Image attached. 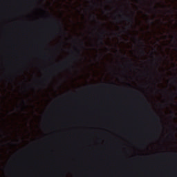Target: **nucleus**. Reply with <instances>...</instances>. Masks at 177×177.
<instances>
[{"mask_svg":"<svg viewBox=\"0 0 177 177\" xmlns=\"http://www.w3.org/2000/svg\"><path fill=\"white\" fill-rule=\"evenodd\" d=\"M136 41H138V42L142 46L140 53L141 55H142V56H144V55H145L146 53V52L145 51V49L143 48H145V44L140 39L136 38Z\"/></svg>","mask_w":177,"mask_h":177,"instance_id":"1","label":"nucleus"},{"mask_svg":"<svg viewBox=\"0 0 177 177\" xmlns=\"http://www.w3.org/2000/svg\"><path fill=\"white\" fill-rule=\"evenodd\" d=\"M126 20L127 21H129V23L130 24L131 27H132V26L133 24V17L127 16Z\"/></svg>","mask_w":177,"mask_h":177,"instance_id":"2","label":"nucleus"},{"mask_svg":"<svg viewBox=\"0 0 177 177\" xmlns=\"http://www.w3.org/2000/svg\"><path fill=\"white\" fill-rule=\"evenodd\" d=\"M57 24L59 26V27L58 28L59 30L61 32H63V29L62 28V23H60V21H58Z\"/></svg>","mask_w":177,"mask_h":177,"instance_id":"3","label":"nucleus"},{"mask_svg":"<svg viewBox=\"0 0 177 177\" xmlns=\"http://www.w3.org/2000/svg\"><path fill=\"white\" fill-rule=\"evenodd\" d=\"M100 42L101 45H104V42L103 41V37L100 38Z\"/></svg>","mask_w":177,"mask_h":177,"instance_id":"4","label":"nucleus"},{"mask_svg":"<svg viewBox=\"0 0 177 177\" xmlns=\"http://www.w3.org/2000/svg\"><path fill=\"white\" fill-rule=\"evenodd\" d=\"M156 121H158V118L157 116H155Z\"/></svg>","mask_w":177,"mask_h":177,"instance_id":"5","label":"nucleus"},{"mask_svg":"<svg viewBox=\"0 0 177 177\" xmlns=\"http://www.w3.org/2000/svg\"><path fill=\"white\" fill-rule=\"evenodd\" d=\"M176 80H177V76H176V77H174V82H176Z\"/></svg>","mask_w":177,"mask_h":177,"instance_id":"6","label":"nucleus"},{"mask_svg":"<svg viewBox=\"0 0 177 177\" xmlns=\"http://www.w3.org/2000/svg\"><path fill=\"white\" fill-rule=\"evenodd\" d=\"M169 13H174V11L172 10L169 11Z\"/></svg>","mask_w":177,"mask_h":177,"instance_id":"7","label":"nucleus"},{"mask_svg":"<svg viewBox=\"0 0 177 177\" xmlns=\"http://www.w3.org/2000/svg\"><path fill=\"white\" fill-rule=\"evenodd\" d=\"M77 55L78 56H80L81 55V53H80V51L77 52Z\"/></svg>","mask_w":177,"mask_h":177,"instance_id":"8","label":"nucleus"},{"mask_svg":"<svg viewBox=\"0 0 177 177\" xmlns=\"http://www.w3.org/2000/svg\"><path fill=\"white\" fill-rule=\"evenodd\" d=\"M22 102H23L24 104H26V101L23 100Z\"/></svg>","mask_w":177,"mask_h":177,"instance_id":"9","label":"nucleus"},{"mask_svg":"<svg viewBox=\"0 0 177 177\" xmlns=\"http://www.w3.org/2000/svg\"><path fill=\"white\" fill-rule=\"evenodd\" d=\"M104 32H102V33H101L102 35H104Z\"/></svg>","mask_w":177,"mask_h":177,"instance_id":"10","label":"nucleus"},{"mask_svg":"<svg viewBox=\"0 0 177 177\" xmlns=\"http://www.w3.org/2000/svg\"><path fill=\"white\" fill-rule=\"evenodd\" d=\"M92 17H93V19H95V15H92Z\"/></svg>","mask_w":177,"mask_h":177,"instance_id":"11","label":"nucleus"},{"mask_svg":"<svg viewBox=\"0 0 177 177\" xmlns=\"http://www.w3.org/2000/svg\"><path fill=\"white\" fill-rule=\"evenodd\" d=\"M119 16H120V17H122V15H119Z\"/></svg>","mask_w":177,"mask_h":177,"instance_id":"12","label":"nucleus"},{"mask_svg":"<svg viewBox=\"0 0 177 177\" xmlns=\"http://www.w3.org/2000/svg\"><path fill=\"white\" fill-rule=\"evenodd\" d=\"M73 60H76V59H75V58H73Z\"/></svg>","mask_w":177,"mask_h":177,"instance_id":"13","label":"nucleus"},{"mask_svg":"<svg viewBox=\"0 0 177 177\" xmlns=\"http://www.w3.org/2000/svg\"><path fill=\"white\" fill-rule=\"evenodd\" d=\"M154 9H157V7H154Z\"/></svg>","mask_w":177,"mask_h":177,"instance_id":"14","label":"nucleus"},{"mask_svg":"<svg viewBox=\"0 0 177 177\" xmlns=\"http://www.w3.org/2000/svg\"><path fill=\"white\" fill-rule=\"evenodd\" d=\"M171 114H174V112H171Z\"/></svg>","mask_w":177,"mask_h":177,"instance_id":"15","label":"nucleus"}]
</instances>
